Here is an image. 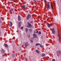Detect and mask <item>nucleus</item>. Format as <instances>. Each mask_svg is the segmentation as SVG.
Masks as SVG:
<instances>
[{
    "instance_id": "1a4fd4ad",
    "label": "nucleus",
    "mask_w": 61,
    "mask_h": 61,
    "mask_svg": "<svg viewBox=\"0 0 61 61\" xmlns=\"http://www.w3.org/2000/svg\"><path fill=\"white\" fill-rule=\"evenodd\" d=\"M22 8H24V10H26V9L25 8V5H23L22 6Z\"/></svg>"
},
{
    "instance_id": "ddd939ff",
    "label": "nucleus",
    "mask_w": 61,
    "mask_h": 61,
    "mask_svg": "<svg viewBox=\"0 0 61 61\" xmlns=\"http://www.w3.org/2000/svg\"><path fill=\"white\" fill-rule=\"evenodd\" d=\"M47 26L48 27H51V26H50V24H49L48 23L47 24Z\"/></svg>"
},
{
    "instance_id": "dca6fc26",
    "label": "nucleus",
    "mask_w": 61,
    "mask_h": 61,
    "mask_svg": "<svg viewBox=\"0 0 61 61\" xmlns=\"http://www.w3.org/2000/svg\"><path fill=\"white\" fill-rule=\"evenodd\" d=\"M28 29H27V28H26L25 29V31H26V32H28Z\"/></svg>"
},
{
    "instance_id": "c9c22d12",
    "label": "nucleus",
    "mask_w": 61,
    "mask_h": 61,
    "mask_svg": "<svg viewBox=\"0 0 61 61\" xmlns=\"http://www.w3.org/2000/svg\"><path fill=\"white\" fill-rule=\"evenodd\" d=\"M33 1H34V2H36V0H33Z\"/></svg>"
},
{
    "instance_id": "5701e85b",
    "label": "nucleus",
    "mask_w": 61,
    "mask_h": 61,
    "mask_svg": "<svg viewBox=\"0 0 61 61\" xmlns=\"http://www.w3.org/2000/svg\"><path fill=\"white\" fill-rule=\"evenodd\" d=\"M45 2L46 3H47V5L48 4H49V3H48L47 2V1H45Z\"/></svg>"
},
{
    "instance_id": "ea45409f",
    "label": "nucleus",
    "mask_w": 61,
    "mask_h": 61,
    "mask_svg": "<svg viewBox=\"0 0 61 61\" xmlns=\"http://www.w3.org/2000/svg\"><path fill=\"white\" fill-rule=\"evenodd\" d=\"M11 1H12V0H10Z\"/></svg>"
},
{
    "instance_id": "6e6552de",
    "label": "nucleus",
    "mask_w": 61,
    "mask_h": 61,
    "mask_svg": "<svg viewBox=\"0 0 61 61\" xmlns=\"http://www.w3.org/2000/svg\"><path fill=\"white\" fill-rule=\"evenodd\" d=\"M21 17L20 15H19L18 16V21H20L21 20V19H20Z\"/></svg>"
},
{
    "instance_id": "393cba45",
    "label": "nucleus",
    "mask_w": 61,
    "mask_h": 61,
    "mask_svg": "<svg viewBox=\"0 0 61 61\" xmlns=\"http://www.w3.org/2000/svg\"><path fill=\"white\" fill-rule=\"evenodd\" d=\"M40 47H41V48H42V47H43V46H41V45L40 44Z\"/></svg>"
},
{
    "instance_id": "b1692460",
    "label": "nucleus",
    "mask_w": 61,
    "mask_h": 61,
    "mask_svg": "<svg viewBox=\"0 0 61 61\" xmlns=\"http://www.w3.org/2000/svg\"><path fill=\"white\" fill-rule=\"evenodd\" d=\"M21 22L20 21L19 23V25H21Z\"/></svg>"
},
{
    "instance_id": "2f4dec72",
    "label": "nucleus",
    "mask_w": 61,
    "mask_h": 61,
    "mask_svg": "<svg viewBox=\"0 0 61 61\" xmlns=\"http://www.w3.org/2000/svg\"><path fill=\"white\" fill-rule=\"evenodd\" d=\"M15 55H13V57H15Z\"/></svg>"
},
{
    "instance_id": "aec40b11",
    "label": "nucleus",
    "mask_w": 61,
    "mask_h": 61,
    "mask_svg": "<svg viewBox=\"0 0 61 61\" xmlns=\"http://www.w3.org/2000/svg\"><path fill=\"white\" fill-rule=\"evenodd\" d=\"M45 54H42V56H45Z\"/></svg>"
},
{
    "instance_id": "473e14b6",
    "label": "nucleus",
    "mask_w": 61,
    "mask_h": 61,
    "mask_svg": "<svg viewBox=\"0 0 61 61\" xmlns=\"http://www.w3.org/2000/svg\"><path fill=\"white\" fill-rule=\"evenodd\" d=\"M2 23V22L0 20V23Z\"/></svg>"
},
{
    "instance_id": "72a5a7b5",
    "label": "nucleus",
    "mask_w": 61,
    "mask_h": 61,
    "mask_svg": "<svg viewBox=\"0 0 61 61\" xmlns=\"http://www.w3.org/2000/svg\"><path fill=\"white\" fill-rule=\"evenodd\" d=\"M11 10H12V11H13L14 9H13V8H12L11 9Z\"/></svg>"
},
{
    "instance_id": "4468645a",
    "label": "nucleus",
    "mask_w": 61,
    "mask_h": 61,
    "mask_svg": "<svg viewBox=\"0 0 61 61\" xmlns=\"http://www.w3.org/2000/svg\"><path fill=\"white\" fill-rule=\"evenodd\" d=\"M10 25H9V26H11L12 25H13V24H12V22L11 21L10 22Z\"/></svg>"
},
{
    "instance_id": "39448f33",
    "label": "nucleus",
    "mask_w": 61,
    "mask_h": 61,
    "mask_svg": "<svg viewBox=\"0 0 61 61\" xmlns=\"http://www.w3.org/2000/svg\"><path fill=\"white\" fill-rule=\"evenodd\" d=\"M52 32L53 34H55V29H52Z\"/></svg>"
},
{
    "instance_id": "a878e982",
    "label": "nucleus",
    "mask_w": 61,
    "mask_h": 61,
    "mask_svg": "<svg viewBox=\"0 0 61 61\" xmlns=\"http://www.w3.org/2000/svg\"><path fill=\"white\" fill-rule=\"evenodd\" d=\"M21 26V25H19V28H20Z\"/></svg>"
},
{
    "instance_id": "412c9836",
    "label": "nucleus",
    "mask_w": 61,
    "mask_h": 61,
    "mask_svg": "<svg viewBox=\"0 0 61 61\" xmlns=\"http://www.w3.org/2000/svg\"><path fill=\"white\" fill-rule=\"evenodd\" d=\"M40 45V44L39 43L36 44V45L37 46H38V45Z\"/></svg>"
},
{
    "instance_id": "9b49d317",
    "label": "nucleus",
    "mask_w": 61,
    "mask_h": 61,
    "mask_svg": "<svg viewBox=\"0 0 61 61\" xmlns=\"http://www.w3.org/2000/svg\"><path fill=\"white\" fill-rule=\"evenodd\" d=\"M4 46L5 47H8V45L6 44H4Z\"/></svg>"
},
{
    "instance_id": "f257e3e1",
    "label": "nucleus",
    "mask_w": 61,
    "mask_h": 61,
    "mask_svg": "<svg viewBox=\"0 0 61 61\" xmlns=\"http://www.w3.org/2000/svg\"><path fill=\"white\" fill-rule=\"evenodd\" d=\"M28 25L27 26V27H28V28H31V27H32V25H31V24H30V23H29V22H28Z\"/></svg>"
},
{
    "instance_id": "6ab92c4d",
    "label": "nucleus",
    "mask_w": 61,
    "mask_h": 61,
    "mask_svg": "<svg viewBox=\"0 0 61 61\" xmlns=\"http://www.w3.org/2000/svg\"><path fill=\"white\" fill-rule=\"evenodd\" d=\"M40 34V35H41V32L40 31L39 32L38 34V35H39Z\"/></svg>"
},
{
    "instance_id": "7ed1b4c3",
    "label": "nucleus",
    "mask_w": 61,
    "mask_h": 61,
    "mask_svg": "<svg viewBox=\"0 0 61 61\" xmlns=\"http://www.w3.org/2000/svg\"><path fill=\"white\" fill-rule=\"evenodd\" d=\"M61 52H60V51L59 50L57 52V56L59 57V54H61Z\"/></svg>"
},
{
    "instance_id": "7c9ffc66",
    "label": "nucleus",
    "mask_w": 61,
    "mask_h": 61,
    "mask_svg": "<svg viewBox=\"0 0 61 61\" xmlns=\"http://www.w3.org/2000/svg\"><path fill=\"white\" fill-rule=\"evenodd\" d=\"M36 33H37V34L38 33V31H37L36 32Z\"/></svg>"
},
{
    "instance_id": "f8f14e48",
    "label": "nucleus",
    "mask_w": 61,
    "mask_h": 61,
    "mask_svg": "<svg viewBox=\"0 0 61 61\" xmlns=\"http://www.w3.org/2000/svg\"><path fill=\"white\" fill-rule=\"evenodd\" d=\"M5 52V51L4 50V49H2L1 51L2 53H4Z\"/></svg>"
},
{
    "instance_id": "f03ea898",
    "label": "nucleus",
    "mask_w": 61,
    "mask_h": 61,
    "mask_svg": "<svg viewBox=\"0 0 61 61\" xmlns=\"http://www.w3.org/2000/svg\"><path fill=\"white\" fill-rule=\"evenodd\" d=\"M31 18V15L30 14H29L28 15L27 18L26 19L27 20H28L29 19H30Z\"/></svg>"
},
{
    "instance_id": "58836bf2",
    "label": "nucleus",
    "mask_w": 61,
    "mask_h": 61,
    "mask_svg": "<svg viewBox=\"0 0 61 61\" xmlns=\"http://www.w3.org/2000/svg\"><path fill=\"white\" fill-rule=\"evenodd\" d=\"M61 2V0H60Z\"/></svg>"
},
{
    "instance_id": "9d476101",
    "label": "nucleus",
    "mask_w": 61,
    "mask_h": 61,
    "mask_svg": "<svg viewBox=\"0 0 61 61\" xmlns=\"http://www.w3.org/2000/svg\"><path fill=\"white\" fill-rule=\"evenodd\" d=\"M50 5H49V4H48H48L47 5V9H49Z\"/></svg>"
},
{
    "instance_id": "4be33fe9",
    "label": "nucleus",
    "mask_w": 61,
    "mask_h": 61,
    "mask_svg": "<svg viewBox=\"0 0 61 61\" xmlns=\"http://www.w3.org/2000/svg\"><path fill=\"white\" fill-rule=\"evenodd\" d=\"M30 24H33V21H31L30 22Z\"/></svg>"
},
{
    "instance_id": "a211bd4d",
    "label": "nucleus",
    "mask_w": 61,
    "mask_h": 61,
    "mask_svg": "<svg viewBox=\"0 0 61 61\" xmlns=\"http://www.w3.org/2000/svg\"><path fill=\"white\" fill-rule=\"evenodd\" d=\"M51 8H52V10L53 9V5H52V4H51Z\"/></svg>"
},
{
    "instance_id": "bb28decb",
    "label": "nucleus",
    "mask_w": 61,
    "mask_h": 61,
    "mask_svg": "<svg viewBox=\"0 0 61 61\" xmlns=\"http://www.w3.org/2000/svg\"><path fill=\"white\" fill-rule=\"evenodd\" d=\"M23 28V27H21V28H20V29H22Z\"/></svg>"
},
{
    "instance_id": "2eb2a0df",
    "label": "nucleus",
    "mask_w": 61,
    "mask_h": 61,
    "mask_svg": "<svg viewBox=\"0 0 61 61\" xmlns=\"http://www.w3.org/2000/svg\"><path fill=\"white\" fill-rule=\"evenodd\" d=\"M29 31L30 32H32V29H29Z\"/></svg>"
},
{
    "instance_id": "423d86ee",
    "label": "nucleus",
    "mask_w": 61,
    "mask_h": 61,
    "mask_svg": "<svg viewBox=\"0 0 61 61\" xmlns=\"http://www.w3.org/2000/svg\"><path fill=\"white\" fill-rule=\"evenodd\" d=\"M33 36L35 38H37V35L35 34H34L33 35Z\"/></svg>"
},
{
    "instance_id": "4c0bfd02",
    "label": "nucleus",
    "mask_w": 61,
    "mask_h": 61,
    "mask_svg": "<svg viewBox=\"0 0 61 61\" xmlns=\"http://www.w3.org/2000/svg\"><path fill=\"white\" fill-rule=\"evenodd\" d=\"M33 38L34 39L35 38L33 37Z\"/></svg>"
},
{
    "instance_id": "f704fd0d",
    "label": "nucleus",
    "mask_w": 61,
    "mask_h": 61,
    "mask_svg": "<svg viewBox=\"0 0 61 61\" xmlns=\"http://www.w3.org/2000/svg\"><path fill=\"white\" fill-rule=\"evenodd\" d=\"M24 58L25 59V60L26 59V57H25Z\"/></svg>"
},
{
    "instance_id": "c85d7f7f",
    "label": "nucleus",
    "mask_w": 61,
    "mask_h": 61,
    "mask_svg": "<svg viewBox=\"0 0 61 61\" xmlns=\"http://www.w3.org/2000/svg\"><path fill=\"white\" fill-rule=\"evenodd\" d=\"M30 41L31 42V43H32L33 42V41H32V40H31Z\"/></svg>"
},
{
    "instance_id": "a19ab883",
    "label": "nucleus",
    "mask_w": 61,
    "mask_h": 61,
    "mask_svg": "<svg viewBox=\"0 0 61 61\" xmlns=\"http://www.w3.org/2000/svg\"><path fill=\"white\" fill-rule=\"evenodd\" d=\"M0 33H1V32H0Z\"/></svg>"
},
{
    "instance_id": "f3484780",
    "label": "nucleus",
    "mask_w": 61,
    "mask_h": 61,
    "mask_svg": "<svg viewBox=\"0 0 61 61\" xmlns=\"http://www.w3.org/2000/svg\"><path fill=\"white\" fill-rule=\"evenodd\" d=\"M36 51V53H37L38 54H39V51H38L37 50Z\"/></svg>"
},
{
    "instance_id": "20e7f679",
    "label": "nucleus",
    "mask_w": 61,
    "mask_h": 61,
    "mask_svg": "<svg viewBox=\"0 0 61 61\" xmlns=\"http://www.w3.org/2000/svg\"><path fill=\"white\" fill-rule=\"evenodd\" d=\"M25 47H27L28 46H29V44L27 42H26V43L25 44Z\"/></svg>"
},
{
    "instance_id": "e433bc0d",
    "label": "nucleus",
    "mask_w": 61,
    "mask_h": 61,
    "mask_svg": "<svg viewBox=\"0 0 61 61\" xmlns=\"http://www.w3.org/2000/svg\"><path fill=\"white\" fill-rule=\"evenodd\" d=\"M4 56V55H3L2 56Z\"/></svg>"
},
{
    "instance_id": "cd10ccee",
    "label": "nucleus",
    "mask_w": 61,
    "mask_h": 61,
    "mask_svg": "<svg viewBox=\"0 0 61 61\" xmlns=\"http://www.w3.org/2000/svg\"><path fill=\"white\" fill-rule=\"evenodd\" d=\"M30 35H29L28 36V38H30Z\"/></svg>"
},
{
    "instance_id": "0eeeda50",
    "label": "nucleus",
    "mask_w": 61,
    "mask_h": 61,
    "mask_svg": "<svg viewBox=\"0 0 61 61\" xmlns=\"http://www.w3.org/2000/svg\"><path fill=\"white\" fill-rule=\"evenodd\" d=\"M57 36L58 37H59V41H60V35H59V34H58L57 35Z\"/></svg>"
},
{
    "instance_id": "c756f323",
    "label": "nucleus",
    "mask_w": 61,
    "mask_h": 61,
    "mask_svg": "<svg viewBox=\"0 0 61 61\" xmlns=\"http://www.w3.org/2000/svg\"><path fill=\"white\" fill-rule=\"evenodd\" d=\"M52 61H56V60L55 59H53L52 60Z\"/></svg>"
}]
</instances>
